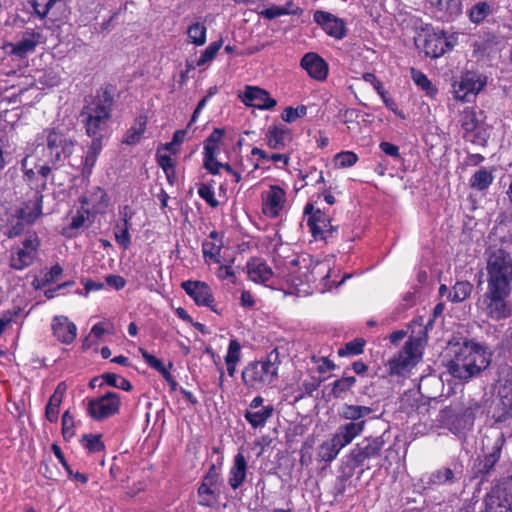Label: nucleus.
I'll list each match as a JSON object with an SVG mask.
<instances>
[{"mask_svg":"<svg viewBox=\"0 0 512 512\" xmlns=\"http://www.w3.org/2000/svg\"><path fill=\"white\" fill-rule=\"evenodd\" d=\"M452 357L446 368L451 376L461 381H468L478 376L491 363L488 348L472 339L456 343L451 347Z\"/></svg>","mask_w":512,"mask_h":512,"instance_id":"1","label":"nucleus"},{"mask_svg":"<svg viewBox=\"0 0 512 512\" xmlns=\"http://www.w3.org/2000/svg\"><path fill=\"white\" fill-rule=\"evenodd\" d=\"M511 292L509 289L487 287L476 303L480 315L496 322L509 318L512 315Z\"/></svg>","mask_w":512,"mask_h":512,"instance_id":"2","label":"nucleus"},{"mask_svg":"<svg viewBox=\"0 0 512 512\" xmlns=\"http://www.w3.org/2000/svg\"><path fill=\"white\" fill-rule=\"evenodd\" d=\"M112 113V99L104 95L86 105L81 113L86 133L92 138H102L106 133Z\"/></svg>","mask_w":512,"mask_h":512,"instance_id":"3","label":"nucleus"},{"mask_svg":"<svg viewBox=\"0 0 512 512\" xmlns=\"http://www.w3.org/2000/svg\"><path fill=\"white\" fill-rule=\"evenodd\" d=\"M43 135L47 142L46 155L49 163L60 164L72 155L76 141L67 127L58 125L45 129Z\"/></svg>","mask_w":512,"mask_h":512,"instance_id":"4","label":"nucleus"},{"mask_svg":"<svg viewBox=\"0 0 512 512\" xmlns=\"http://www.w3.org/2000/svg\"><path fill=\"white\" fill-rule=\"evenodd\" d=\"M487 287L512 290V258L503 249H496L487 258Z\"/></svg>","mask_w":512,"mask_h":512,"instance_id":"5","label":"nucleus"},{"mask_svg":"<svg viewBox=\"0 0 512 512\" xmlns=\"http://www.w3.org/2000/svg\"><path fill=\"white\" fill-rule=\"evenodd\" d=\"M278 366L270 358L250 362L242 371V380L246 387L260 390L271 385L277 378Z\"/></svg>","mask_w":512,"mask_h":512,"instance_id":"6","label":"nucleus"},{"mask_svg":"<svg viewBox=\"0 0 512 512\" xmlns=\"http://www.w3.org/2000/svg\"><path fill=\"white\" fill-rule=\"evenodd\" d=\"M359 427L355 425H340L331 439L323 442L319 446L318 457L321 461H333L339 452L349 445L359 431Z\"/></svg>","mask_w":512,"mask_h":512,"instance_id":"7","label":"nucleus"},{"mask_svg":"<svg viewBox=\"0 0 512 512\" xmlns=\"http://www.w3.org/2000/svg\"><path fill=\"white\" fill-rule=\"evenodd\" d=\"M422 357V343L420 339L408 340L397 356L389 361L392 374L403 375L413 368Z\"/></svg>","mask_w":512,"mask_h":512,"instance_id":"8","label":"nucleus"},{"mask_svg":"<svg viewBox=\"0 0 512 512\" xmlns=\"http://www.w3.org/2000/svg\"><path fill=\"white\" fill-rule=\"evenodd\" d=\"M120 404L119 394L107 392L100 397L88 399L86 412L93 420L102 421L118 413Z\"/></svg>","mask_w":512,"mask_h":512,"instance_id":"9","label":"nucleus"},{"mask_svg":"<svg viewBox=\"0 0 512 512\" xmlns=\"http://www.w3.org/2000/svg\"><path fill=\"white\" fill-rule=\"evenodd\" d=\"M304 213L309 215L307 224L315 239L327 241L333 237L337 231V226H333L331 219L320 209L314 210L311 204H307Z\"/></svg>","mask_w":512,"mask_h":512,"instance_id":"10","label":"nucleus"},{"mask_svg":"<svg viewBox=\"0 0 512 512\" xmlns=\"http://www.w3.org/2000/svg\"><path fill=\"white\" fill-rule=\"evenodd\" d=\"M383 446L381 437L364 439L347 455L348 464L351 468L362 466L366 460L379 456Z\"/></svg>","mask_w":512,"mask_h":512,"instance_id":"11","label":"nucleus"},{"mask_svg":"<svg viewBox=\"0 0 512 512\" xmlns=\"http://www.w3.org/2000/svg\"><path fill=\"white\" fill-rule=\"evenodd\" d=\"M39 247V240L37 236H29L26 238L22 246H17L12 249L10 256V266L16 270H23L30 266L36 258Z\"/></svg>","mask_w":512,"mask_h":512,"instance_id":"12","label":"nucleus"},{"mask_svg":"<svg viewBox=\"0 0 512 512\" xmlns=\"http://www.w3.org/2000/svg\"><path fill=\"white\" fill-rule=\"evenodd\" d=\"M262 212L269 218L280 216L286 203V192L277 185H271L268 190L262 192Z\"/></svg>","mask_w":512,"mask_h":512,"instance_id":"13","label":"nucleus"},{"mask_svg":"<svg viewBox=\"0 0 512 512\" xmlns=\"http://www.w3.org/2000/svg\"><path fill=\"white\" fill-rule=\"evenodd\" d=\"M181 287L198 306H206L216 312L213 293L207 283L188 280L184 281Z\"/></svg>","mask_w":512,"mask_h":512,"instance_id":"14","label":"nucleus"},{"mask_svg":"<svg viewBox=\"0 0 512 512\" xmlns=\"http://www.w3.org/2000/svg\"><path fill=\"white\" fill-rule=\"evenodd\" d=\"M372 412L373 409L368 406L343 404L338 410V415L341 419L349 421L344 425L351 426L353 424L360 428L358 433L356 434V437H358L364 431L366 424L365 418L369 416Z\"/></svg>","mask_w":512,"mask_h":512,"instance_id":"15","label":"nucleus"},{"mask_svg":"<svg viewBox=\"0 0 512 512\" xmlns=\"http://www.w3.org/2000/svg\"><path fill=\"white\" fill-rule=\"evenodd\" d=\"M486 85V80L476 72H466L460 81L454 86L455 97L459 100H467L470 94H478Z\"/></svg>","mask_w":512,"mask_h":512,"instance_id":"16","label":"nucleus"},{"mask_svg":"<svg viewBox=\"0 0 512 512\" xmlns=\"http://www.w3.org/2000/svg\"><path fill=\"white\" fill-rule=\"evenodd\" d=\"M43 42V36L40 32L33 29L23 31L15 43L9 44L11 54L19 58H24L35 51L37 45Z\"/></svg>","mask_w":512,"mask_h":512,"instance_id":"17","label":"nucleus"},{"mask_svg":"<svg viewBox=\"0 0 512 512\" xmlns=\"http://www.w3.org/2000/svg\"><path fill=\"white\" fill-rule=\"evenodd\" d=\"M240 98L245 105L258 109L269 110L276 106V100L266 90L256 86H247Z\"/></svg>","mask_w":512,"mask_h":512,"instance_id":"18","label":"nucleus"},{"mask_svg":"<svg viewBox=\"0 0 512 512\" xmlns=\"http://www.w3.org/2000/svg\"><path fill=\"white\" fill-rule=\"evenodd\" d=\"M452 46L453 43L448 39L443 31H433L426 35L423 44V51L426 56L438 58Z\"/></svg>","mask_w":512,"mask_h":512,"instance_id":"19","label":"nucleus"},{"mask_svg":"<svg viewBox=\"0 0 512 512\" xmlns=\"http://www.w3.org/2000/svg\"><path fill=\"white\" fill-rule=\"evenodd\" d=\"M313 19L328 35L336 39H342L346 35L344 21L329 12L317 10L314 12Z\"/></svg>","mask_w":512,"mask_h":512,"instance_id":"20","label":"nucleus"},{"mask_svg":"<svg viewBox=\"0 0 512 512\" xmlns=\"http://www.w3.org/2000/svg\"><path fill=\"white\" fill-rule=\"evenodd\" d=\"M487 512H512V494L499 486L494 487L486 498Z\"/></svg>","mask_w":512,"mask_h":512,"instance_id":"21","label":"nucleus"},{"mask_svg":"<svg viewBox=\"0 0 512 512\" xmlns=\"http://www.w3.org/2000/svg\"><path fill=\"white\" fill-rule=\"evenodd\" d=\"M218 477L219 475L215 468V465H212L198 489V495L200 498L199 504L201 506L209 507L216 499L215 492L218 483Z\"/></svg>","mask_w":512,"mask_h":512,"instance_id":"22","label":"nucleus"},{"mask_svg":"<svg viewBox=\"0 0 512 512\" xmlns=\"http://www.w3.org/2000/svg\"><path fill=\"white\" fill-rule=\"evenodd\" d=\"M42 200V194L39 191H35L31 198L16 208L20 218L24 219L28 225L34 224L42 215Z\"/></svg>","mask_w":512,"mask_h":512,"instance_id":"23","label":"nucleus"},{"mask_svg":"<svg viewBox=\"0 0 512 512\" xmlns=\"http://www.w3.org/2000/svg\"><path fill=\"white\" fill-rule=\"evenodd\" d=\"M54 336L63 344H71L77 335V327L65 316H56L52 322Z\"/></svg>","mask_w":512,"mask_h":512,"instance_id":"24","label":"nucleus"},{"mask_svg":"<svg viewBox=\"0 0 512 512\" xmlns=\"http://www.w3.org/2000/svg\"><path fill=\"white\" fill-rule=\"evenodd\" d=\"M301 66L307 71L310 77L322 81L328 74L327 63L315 53H307L301 60Z\"/></svg>","mask_w":512,"mask_h":512,"instance_id":"25","label":"nucleus"},{"mask_svg":"<svg viewBox=\"0 0 512 512\" xmlns=\"http://www.w3.org/2000/svg\"><path fill=\"white\" fill-rule=\"evenodd\" d=\"M222 240L216 231L210 232L209 236L202 243L203 257L206 263H222L221 250Z\"/></svg>","mask_w":512,"mask_h":512,"instance_id":"26","label":"nucleus"},{"mask_svg":"<svg viewBox=\"0 0 512 512\" xmlns=\"http://www.w3.org/2000/svg\"><path fill=\"white\" fill-rule=\"evenodd\" d=\"M247 460L243 453L234 456L233 464L229 470L228 484L234 490L242 486L247 477Z\"/></svg>","mask_w":512,"mask_h":512,"instance_id":"27","label":"nucleus"},{"mask_svg":"<svg viewBox=\"0 0 512 512\" xmlns=\"http://www.w3.org/2000/svg\"><path fill=\"white\" fill-rule=\"evenodd\" d=\"M247 274L255 283H266L273 276L271 268L260 259H252L247 263Z\"/></svg>","mask_w":512,"mask_h":512,"instance_id":"28","label":"nucleus"},{"mask_svg":"<svg viewBox=\"0 0 512 512\" xmlns=\"http://www.w3.org/2000/svg\"><path fill=\"white\" fill-rule=\"evenodd\" d=\"M431 7L448 20H453L462 13V0H428Z\"/></svg>","mask_w":512,"mask_h":512,"instance_id":"29","label":"nucleus"},{"mask_svg":"<svg viewBox=\"0 0 512 512\" xmlns=\"http://www.w3.org/2000/svg\"><path fill=\"white\" fill-rule=\"evenodd\" d=\"M65 391L66 385L64 382H61L57 385L54 393L49 398L45 408V417L49 422H57L60 412L59 408L63 401Z\"/></svg>","mask_w":512,"mask_h":512,"instance_id":"30","label":"nucleus"},{"mask_svg":"<svg viewBox=\"0 0 512 512\" xmlns=\"http://www.w3.org/2000/svg\"><path fill=\"white\" fill-rule=\"evenodd\" d=\"M147 121V116H137L131 127L127 130L126 134L124 135L122 143L126 145H135L139 143L146 130Z\"/></svg>","mask_w":512,"mask_h":512,"instance_id":"31","label":"nucleus"},{"mask_svg":"<svg viewBox=\"0 0 512 512\" xmlns=\"http://www.w3.org/2000/svg\"><path fill=\"white\" fill-rule=\"evenodd\" d=\"M274 408L272 405L263 406L256 410H246L244 417L253 428H262L267 420L272 417Z\"/></svg>","mask_w":512,"mask_h":512,"instance_id":"32","label":"nucleus"},{"mask_svg":"<svg viewBox=\"0 0 512 512\" xmlns=\"http://www.w3.org/2000/svg\"><path fill=\"white\" fill-rule=\"evenodd\" d=\"M439 422L454 434L459 433L463 428L462 417L452 407L441 410L439 414Z\"/></svg>","mask_w":512,"mask_h":512,"instance_id":"33","label":"nucleus"},{"mask_svg":"<svg viewBox=\"0 0 512 512\" xmlns=\"http://www.w3.org/2000/svg\"><path fill=\"white\" fill-rule=\"evenodd\" d=\"M27 225L28 223H26L24 219L20 218V214L16 209H14L7 213L6 230L4 231V234L9 238H14L20 235Z\"/></svg>","mask_w":512,"mask_h":512,"instance_id":"34","label":"nucleus"},{"mask_svg":"<svg viewBox=\"0 0 512 512\" xmlns=\"http://www.w3.org/2000/svg\"><path fill=\"white\" fill-rule=\"evenodd\" d=\"M493 10V4L490 2H477L468 10L469 20L474 24H480L493 13Z\"/></svg>","mask_w":512,"mask_h":512,"instance_id":"35","label":"nucleus"},{"mask_svg":"<svg viewBox=\"0 0 512 512\" xmlns=\"http://www.w3.org/2000/svg\"><path fill=\"white\" fill-rule=\"evenodd\" d=\"M287 136V129L272 127L268 129L265 141L267 146L271 149H282L285 147V139Z\"/></svg>","mask_w":512,"mask_h":512,"instance_id":"36","label":"nucleus"},{"mask_svg":"<svg viewBox=\"0 0 512 512\" xmlns=\"http://www.w3.org/2000/svg\"><path fill=\"white\" fill-rule=\"evenodd\" d=\"M473 291V285L469 281H458L449 291L448 298L455 303L466 300Z\"/></svg>","mask_w":512,"mask_h":512,"instance_id":"37","label":"nucleus"},{"mask_svg":"<svg viewBox=\"0 0 512 512\" xmlns=\"http://www.w3.org/2000/svg\"><path fill=\"white\" fill-rule=\"evenodd\" d=\"M206 32L207 28L204 21H196L189 25L187 29L188 39L192 44L202 46L206 42Z\"/></svg>","mask_w":512,"mask_h":512,"instance_id":"38","label":"nucleus"},{"mask_svg":"<svg viewBox=\"0 0 512 512\" xmlns=\"http://www.w3.org/2000/svg\"><path fill=\"white\" fill-rule=\"evenodd\" d=\"M493 179L494 177L491 171L486 168H481L471 177L470 185L476 190H485L492 184Z\"/></svg>","mask_w":512,"mask_h":512,"instance_id":"39","label":"nucleus"},{"mask_svg":"<svg viewBox=\"0 0 512 512\" xmlns=\"http://www.w3.org/2000/svg\"><path fill=\"white\" fill-rule=\"evenodd\" d=\"M455 479L454 472L450 468L442 467L433 471L427 480L429 485H443L453 483Z\"/></svg>","mask_w":512,"mask_h":512,"instance_id":"40","label":"nucleus"},{"mask_svg":"<svg viewBox=\"0 0 512 512\" xmlns=\"http://www.w3.org/2000/svg\"><path fill=\"white\" fill-rule=\"evenodd\" d=\"M225 134L222 128H215L213 132L204 142V155L218 154L219 144L221 143Z\"/></svg>","mask_w":512,"mask_h":512,"instance_id":"41","label":"nucleus"},{"mask_svg":"<svg viewBox=\"0 0 512 512\" xmlns=\"http://www.w3.org/2000/svg\"><path fill=\"white\" fill-rule=\"evenodd\" d=\"M81 202H82L83 205L91 204L92 208L94 210H98V209H100L102 207H106L107 206V202H108L107 194H106V192L102 188L94 187L92 192H91V194H90V197L89 198H87V197L82 198Z\"/></svg>","mask_w":512,"mask_h":512,"instance_id":"42","label":"nucleus"},{"mask_svg":"<svg viewBox=\"0 0 512 512\" xmlns=\"http://www.w3.org/2000/svg\"><path fill=\"white\" fill-rule=\"evenodd\" d=\"M102 138H93L91 144L88 147V150L85 155L84 159V168L88 170L89 172L92 170L93 166L95 165L98 155L100 154L102 150Z\"/></svg>","mask_w":512,"mask_h":512,"instance_id":"43","label":"nucleus"},{"mask_svg":"<svg viewBox=\"0 0 512 512\" xmlns=\"http://www.w3.org/2000/svg\"><path fill=\"white\" fill-rule=\"evenodd\" d=\"M130 225L125 224H116L114 227V236L116 242L123 249H128L131 244V236L129 233Z\"/></svg>","mask_w":512,"mask_h":512,"instance_id":"44","label":"nucleus"},{"mask_svg":"<svg viewBox=\"0 0 512 512\" xmlns=\"http://www.w3.org/2000/svg\"><path fill=\"white\" fill-rule=\"evenodd\" d=\"M460 123L466 132L475 131L479 123L476 112L470 108L464 109L460 116Z\"/></svg>","mask_w":512,"mask_h":512,"instance_id":"45","label":"nucleus"},{"mask_svg":"<svg viewBox=\"0 0 512 512\" xmlns=\"http://www.w3.org/2000/svg\"><path fill=\"white\" fill-rule=\"evenodd\" d=\"M221 47L222 40L210 43L209 46L201 53L200 57L196 61V65L200 67L212 61Z\"/></svg>","mask_w":512,"mask_h":512,"instance_id":"46","label":"nucleus"},{"mask_svg":"<svg viewBox=\"0 0 512 512\" xmlns=\"http://www.w3.org/2000/svg\"><path fill=\"white\" fill-rule=\"evenodd\" d=\"M355 382L356 379L353 376L343 377L341 379L336 380L333 383L332 394L334 395V397L337 398L342 397L346 392H348L353 387Z\"/></svg>","mask_w":512,"mask_h":512,"instance_id":"47","label":"nucleus"},{"mask_svg":"<svg viewBox=\"0 0 512 512\" xmlns=\"http://www.w3.org/2000/svg\"><path fill=\"white\" fill-rule=\"evenodd\" d=\"M102 377L104 382L109 386L116 387L124 391H130L132 389V385L127 379L115 373H106Z\"/></svg>","mask_w":512,"mask_h":512,"instance_id":"48","label":"nucleus"},{"mask_svg":"<svg viewBox=\"0 0 512 512\" xmlns=\"http://www.w3.org/2000/svg\"><path fill=\"white\" fill-rule=\"evenodd\" d=\"M365 341L363 339H355L345 344L343 348L338 350L339 356L359 355L363 352Z\"/></svg>","mask_w":512,"mask_h":512,"instance_id":"49","label":"nucleus"},{"mask_svg":"<svg viewBox=\"0 0 512 512\" xmlns=\"http://www.w3.org/2000/svg\"><path fill=\"white\" fill-rule=\"evenodd\" d=\"M156 157L159 166L163 169L168 180L171 182V178L174 176L175 167L173 159L171 158L170 155L161 153L160 150H158Z\"/></svg>","mask_w":512,"mask_h":512,"instance_id":"50","label":"nucleus"},{"mask_svg":"<svg viewBox=\"0 0 512 512\" xmlns=\"http://www.w3.org/2000/svg\"><path fill=\"white\" fill-rule=\"evenodd\" d=\"M508 376L509 379H507L504 384H500L498 394L501 397L503 404L512 408V373Z\"/></svg>","mask_w":512,"mask_h":512,"instance_id":"51","label":"nucleus"},{"mask_svg":"<svg viewBox=\"0 0 512 512\" xmlns=\"http://www.w3.org/2000/svg\"><path fill=\"white\" fill-rule=\"evenodd\" d=\"M335 165L340 168H346L353 166L357 160L358 156L351 151L340 152L335 156Z\"/></svg>","mask_w":512,"mask_h":512,"instance_id":"52","label":"nucleus"},{"mask_svg":"<svg viewBox=\"0 0 512 512\" xmlns=\"http://www.w3.org/2000/svg\"><path fill=\"white\" fill-rule=\"evenodd\" d=\"M82 444L91 453L99 452L104 448V444L99 435H84Z\"/></svg>","mask_w":512,"mask_h":512,"instance_id":"53","label":"nucleus"},{"mask_svg":"<svg viewBox=\"0 0 512 512\" xmlns=\"http://www.w3.org/2000/svg\"><path fill=\"white\" fill-rule=\"evenodd\" d=\"M241 357V345L240 343L232 339L230 340L227 354L225 356V363L237 364Z\"/></svg>","mask_w":512,"mask_h":512,"instance_id":"54","label":"nucleus"},{"mask_svg":"<svg viewBox=\"0 0 512 512\" xmlns=\"http://www.w3.org/2000/svg\"><path fill=\"white\" fill-rule=\"evenodd\" d=\"M198 194L211 207H217L219 205V202L215 197L214 189L211 185L201 184L198 188Z\"/></svg>","mask_w":512,"mask_h":512,"instance_id":"55","label":"nucleus"},{"mask_svg":"<svg viewBox=\"0 0 512 512\" xmlns=\"http://www.w3.org/2000/svg\"><path fill=\"white\" fill-rule=\"evenodd\" d=\"M412 78L418 86L427 92V94L432 95L436 92V89L432 86L430 80L422 72L412 70Z\"/></svg>","mask_w":512,"mask_h":512,"instance_id":"56","label":"nucleus"},{"mask_svg":"<svg viewBox=\"0 0 512 512\" xmlns=\"http://www.w3.org/2000/svg\"><path fill=\"white\" fill-rule=\"evenodd\" d=\"M306 112L307 108L303 105L296 108L287 107L282 114V119L285 122L291 123L294 122L297 118L305 116Z\"/></svg>","mask_w":512,"mask_h":512,"instance_id":"57","label":"nucleus"},{"mask_svg":"<svg viewBox=\"0 0 512 512\" xmlns=\"http://www.w3.org/2000/svg\"><path fill=\"white\" fill-rule=\"evenodd\" d=\"M62 434L65 439H70L74 435V420L69 411L62 415Z\"/></svg>","mask_w":512,"mask_h":512,"instance_id":"58","label":"nucleus"},{"mask_svg":"<svg viewBox=\"0 0 512 512\" xmlns=\"http://www.w3.org/2000/svg\"><path fill=\"white\" fill-rule=\"evenodd\" d=\"M251 157H256V160L254 161L253 163V169L252 171H256L260 168L263 167V164L265 162H268L269 161V154L258 148V147H253L252 150H251Z\"/></svg>","mask_w":512,"mask_h":512,"instance_id":"59","label":"nucleus"},{"mask_svg":"<svg viewBox=\"0 0 512 512\" xmlns=\"http://www.w3.org/2000/svg\"><path fill=\"white\" fill-rule=\"evenodd\" d=\"M499 458H500V450L495 449L492 453L485 456V458L482 462V467L480 468V471L482 473H488L493 468L495 463L499 460Z\"/></svg>","mask_w":512,"mask_h":512,"instance_id":"60","label":"nucleus"},{"mask_svg":"<svg viewBox=\"0 0 512 512\" xmlns=\"http://www.w3.org/2000/svg\"><path fill=\"white\" fill-rule=\"evenodd\" d=\"M217 154L204 155V167L212 174H218L223 163L216 159Z\"/></svg>","mask_w":512,"mask_h":512,"instance_id":"61","label":"nucleus"},{"mask_svg":"<svg viewBox=\"0 0 512 512\" xmlns=\"http://www.w3.org/2000/svg\"><path fill=\"white\" fill-rule=\"evenodd\" d=\"M330 273V266L328 263H318L313 266L311 270V275L313 277V280H316L317 277H321L322 280H325L329 277Z\"/></svg>","mask_w":512,"mask_h":512,"instance_id":"62","label":"nucleus"},{"mask_svg":"<svg viewBox=\"0 0 512 512\" xmlns=\"http://www.w3.org/2000/svg\"><path fill=\"white\" fill-rule=\"evenodd\" d=\"M141 355H142V358L144 359V361L153 369H155L156 371H160L163 367H164V364L161 362V360H159L158 358H156L154 355L148 353V351L144 350V349H140L139 350Z\"/></svg>","mask_w":512,"mask_h":512,"instance_id":"63","label":"nucleus"},{"mask_svg":"<svg viewBox=\"0 0 512 512\" xmlns=\"http://www.w3.org/2000/svg\"><path fill=\"white\" fill-rule=\"evenodd\" d=\"M216 275L221 280H229L230 282H235V273L231 266L229 265H220Z\"/></svg>","mask_w":512,"mask_h":512,"instance_id":"64","label":"nucleus"}]
</instances>
